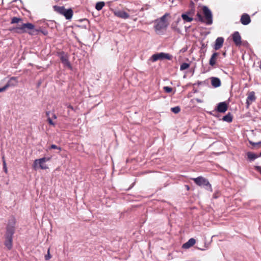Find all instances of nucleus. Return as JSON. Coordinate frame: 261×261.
<instances>
[{
	"label": "nucleus",
	"instance_id": "f8f14e48",
	"mask_svg": "<svg viewBox=\"0 0 261 261\" xmlns=\"http://www.w3.org/2000/svg\"><path fill=\"white\" fill-rule=\"evenodd\" d=\"M13 234H5V245L10 250L12 247Z\"/></svg>",
	"mask_w": 261,
	"mask_h": 261
},
{
	"label": "nucleus",
	"instance_id": "9d476101",
	"mask_svg": "<svg viewBox=\"0 0 261 261\" xmlns=\"http://www.w3.org/2000/svg\"><path fill=\"white\" fill-rule=\"evenodd\" d=\"M18 80L16 77H12L10 79L7 84L0 89V92L5 91L10 87H15L17 85Z\"/></svg>",
	"mask_w": 261,
	"mask_h": 261
},
{
	"label": "nucleus",
	"instance_id": "dca6fc26",
	"mask_svg": "<svg viewBox=\"0 0 261 261\" xmlns=\"http://www.w3.org/2000/svg\"><path fill=\"white\" fill-rule=\"evenodd\" d=\"M224 41V39L223 37H218L215 41L214 49L215 50H219L220 48H221L223 46Z\"/></svg>",
	"mask_w": 261,
	"mask_h": 261
},
{
	"label": "nucleus",
	"instance_id": "6e6552de",
	"mask_svg": "<svg viewBox=\"0 0 261 261\" xmlns=\"http://www.w3.org/2000/svg\"><path fill=\"white\" fill-rule=\"evenodd\" d=\"M172 56L164 53H160L153 55L151 57V60L152 62H155L159 60L167 59L171 60Z\"/></svg>",
	"mask_w": 261,
	"mask_h": 261
},
{
	"label": "nucleus",
	"instance_id": "ea45409f",
	"mask_svg": "<svg viewBox=\"0 0 261 261\" xmlns=\"http://www.w3.org/2000/svg\"><path fill=\"white\" fill-rule=\"evenodd\" d=\"M186 187L187 189L188 190H189L190 189V187H189V186H186Z\"/></svg>",
	"mask_w": 261,
	"mask_h": 261
},
{
	"label": "nucleus",
	"instance_id": "9b49d317",
	"mask_svg": "<svg viewBox=\"0 0 261 261\" xmlns=\"http://www.w3.org/2000/svg\"><path fill=\"white\" fill-rule=\"evenodd\" d=\"M247 95V97L246 103L247 107L248 108L252 103L253 102L255 101L256 97L254 91L248 92Z\"/></svg>",
	"mask_w": 261,
	"mask_h": 261
},
{
	"label": "nucleus",
	"instance_id": "bb28decb",
	"mask_svg": "<svg viewBox=\"0 0 261 261\" xmlns=\"http://www.w3.org/2000/svg\"><path fill=\"white\" fill-rule=\"evenodd\" d=\"M190 67V64L187 63H183L181 64L180 67V70H184L188 69Z\"/></svg>",
	"mask_w": 261,
	"mask_h": 261
},
{
	"label": "nucleus",
	"instance_id": "423d86ee",
	"mask_svg": "<svg viewBox=\"0 0 261 261\" xmlns=\"http://www.w3.org/2000/svg\"><path fill=\"white\" fill-rule=\"evenodd\" d=\"M168 13H166L159 19L156 20V24L154 26V28L156 31H160L163 29H166L168 27V23L166 21V18L167 16H169Z\"/></svg>",
	"mask_w": 261,
	"mask_h": 261
},
{
	"label": "nucleus",
	"instance_id": "e433bc0d",
	"mask_svg": "<svg viewBox=\"0 0 261 261\" xmlns=\"http://www.w3.org/2000/svg\"><path fill=\"white\" fill-rule=\"evenodd\" d=\"M50 113V111H46V112L45 114H46V116H47V118H48V117H49Z\"/></svg>",
	"mask_w": 261,
	"mask_h": 261
},
{
	"label": "nucleus",
	"instance_id": "79ce46f5",
	"mask_svg": "<svg viewBox=\"0 0 261 261\" xmlns=\"http://www.w3.org/2000/svg\"><path fill=\"white\" fill-rule=\"evenodd\" d=\"M260 155L261 156V152H260Z\"/></svg>",
	"mask_w": 261,
	"mask_h": 261
},
{
	"label": "nucleus",
	"instance_id": "f257e3e1",
	"mask_svg": "<svg viewBox=\"0 0 261 261\" xmlns=\"http://www.w3.org/2000/svg\"><path fill=\"white\" fill-rule=\"evenodd\" d=\"M18 34L28 33L31 36L37 35L39 31L35 29V25L31 23H22L16 27L10 30Z\"/></svg>",
	"mask_w": 261,
	"mask_h": 261
},
{
	"label": "nucleus",
	"instance_id": "f704fd0d",
	"mask_svg": "<svg viewBox=\"0 0 261 261\" xmlns=\"http://www.w3.org/2000/svg\"><path fill=\"white\" fill-rule=\"evenodd\" d=\"M3 169H4V170L5 171V172L6 173H8V169H7V165H6V161H4V164H3Z\"/></svg>",
	"mask_w": 261,
	"mask_h": 261
},
{
	"label": "nucleus",
	"instance_id": "7c9ffc66",
	"mask_svg": "<svg viewBox=\"0 0 261 261\" xmlns=\"http://www.w3.org/2000/svg\"><path fill=\"white\" fill-rule=\"evenodd\" d=\"M47 121L49 125H52L53 126H55L56 125V123L51 120L50 117H48Z\"/></svg>",
	"mask_w": 261,
	"mask_h": 261
},
{
	"label": "nucleus",
	"instance_id": "4c0bfd02",
	"mask_svg": "<svg viewBox=\"0 0 261 261\" xmlns=\"http://www.w3.org/2000/svg\"><path fill=\"white\" fill-rule=\"evenodd\" d=\"M53 118L55 119H56L57 118L56 115L54 113L53 114Z\"/></svg>",
	"mask_w": 261,
	"mask_h": 261
},
{
	"label": "nucleus",
	"instance_id": "2f4dec72",
	"mask_svg": "<svg viewBox=\"0 0 261 261\" xmlns=\"http://www.w3.org/2000/svg\"><path fill=\"white\" fill-rule=\"evenodd\" d=\"M50 149H58L59 150V151H61V148L55 145V144H52L50 147Z\"/></svg>",
	"mask_w": 261,
	"mask_h": 261
},
{
	"label": "nucleus",
	"instance_id": "393cba45",
	"mask_svg": "<svg viewBox=\"0 0 261 261\" xmlns=\"http://www.w3.org/2000/svg\"><path fill=\"white\" fill-rule=\"evenodd\" d=\"M22 21V19L20 17H14L12 18L11 23H18L19 22H21Z\"/></svg>",
	"mask_w": 261,
	"mask_h": 261
},
{
	"label": "nucleus",
	"instance_id": "2eb2a0df",
	"mask_svg": "<svg viewBox=\"0 0 261 261\" xmlns=\"http://www.w3.org/2000/svg\"><path fill=\"white\" fill-rule=\"evenodd\" d=\"M115 16L122 18V19H127L129 17V15L124 11L122 10H116L114 12Z\"/></svg>",
	"mask_w": 261,
	"mask_h": 261
},
{
	"label": "nucleus",
	"instance_id": "20e7f679",
	"mask_svg": "<svg viewBox=\"0 0 261 261\" xmlns=\"http://www.w3.org/2000/svg\"><path fill=\"white\" fill-rule=\"evenodd\" d=\"M54 10L57 13L63 15L66 19H70L73 16V12L71 9H66L63 6H54Z\"/></svg>",
	"mask_w": 261,
	"mask_h": 261
},
{
	"label": "nucleus",
	"instance_id": "7ed1b4c3",
	"mask_svg": "<svg viewBox=\"0 0 261 261\" xmlns=\"http://www.w3.org/2000/svg\"><path fill=\"white\" fill-rule=\"evenodd\" d=\"M17 225V220L13 215L10 216L7 222L6 233L14 234L15 232Z\"/></svg>",
	"mask_w": 261,
	"mask_h": 261
},
{
	"label": "nucleus",
	"instance_id": "39448f33",
	"mask_svg": "<svg viewBox=\"0 0 261 261\" xmlns=\"http://www.w3.org/2000/svg\"><path fill=\"white\" fill-rule=\"evenodd\" d=\"M192 179L197 186L200 187L204 186L206 190L212 192L213 189L212 186L206 178L202 176H198L196 178H193Z\"/></svg>",
	"mask_w": 261,
	"mask_h": 261
},
{
	"label": "nucleus",
	"instance_id": "72a5a7b5",
	"mask_svg": "<svg viewBox=\"0 0 261 261\" xmlns=\"http://www.w3.org/2000/svg\"><path fill=\"white\" fill-rule=\"evenodd\" d=\"M69 109H70V110L75 112L76 111V109L74 108L73 106H72L69 103H66L65 105Z\"/></svg>",
	"mask_w": 261,
	"mask_h": 261
},
{
	"label": "nucleus",
	"instance_id": "aec40b11",
	"mask_svg": "<svg viewBox=\"0 0 261 261\" xmlns=\"http://www.w3.org/2000/svg\"><path fill=\"white\" fill-rule=\"evenodd\" d=\"M218 55L219 54L218 53H214L212 55L209 61V64L211 66H214L216 64L217 58Z\"/></svg>",
	"mask_w": 261,
	"mask_h": 261
},
{
	"label": "nucleus",
	"instance_id": "4468645a",
	"mask_svg": "<svg viewBox=\"0 0 261 261\" xmlns=\"http://www.w3.org/2000/svg\"><path fill=\"white\" fill-rule=\"evenodd\" d=\"M228 109V104L226 102H219L216 110L219 113H225Z\"/></svg>",
	"mask_w": 261,
	"mask_h": 261
},
{
	"label": "nucleus",
	"instance_id": "5701e85b",
	"mask_svg": "<svg viewBox=\"0 0 261 261\" xmlns=\"http://www.w3.org/2000/svg\"><path fill=\"white\" fill-rule=\"evenodd\" d=\"M222 120L227 122H231L232 121V116L230 113H228L226 115L223 116Z\"/></svg>",
	"mask_w": 261,
	"mask_h": 261
},
{
	"label": "nucleus",
	"instance_id": "a878e982",
	"mask_svg": "<svg viewBox=\"0 0 261 261\" xmlns=\"http://www.w3.org/2000/svg\"><path fill=\"white\" fill-rule=\"evenodd\" d=\"M105 3L103 2H100L96 3L95 6V9L98 10H101L104 7Z\"/></svg>",
	"mask_w": 261,
	"mask_h": 261
},
{
	"label": "nucleus",
	"instance_id": "6ab92c4d",
	"mask_svg": "<svg viewBox=\"0 0 261 261\" xmlns=\"http://www.w3.org/2000/svg\"><path fill=\"white\" fill-rule=\"evenodd\" d=\"M196 243V241L194 239L191 238L186 243L182 245V248L188 249L193 246Z\"/></svg>",
	"mask_w": 261,
	"mask_h": 261
},
{
	"label": "nucleus",
	"instance_id": "ddd939ff",
	"mask_svg": "<svg viewBox=\"0 0 261 261\" xmlns=\"http://www.w3.org/2000/svg\"><path fill=\"white\" fill-rule=\"evenodd\" d=\"M233 41L236 46H240L242 45V38L238 32H235L232 35Z\"/></svg>",
	"mask_w": 261,
	"mask_h": 261
},
{
	"label": "nucleus",
	"instance_id": "1a4fd4ad",
	"mask_svg": "<svg viewBox=\"0 0 261 261\" xmlns=\"http://www.w3.org/2000/svg\"><path fill=\"white\" fill-rule=\"evenodd\" d=\"M58 56L60 57L61 62L64 64V65L68 67L69 69H71L72 66L69 61V58L67 54L64 51H62L58 53Z\"/></svg>",
	"mask_w": 261,
	"mask_h": 261
},
{
	"label": "nucleus",
	"instance_id": "473e14b6",
	"mask_svg": "<svg viewBox=\"0 0 261 261\" xmlns=\"http://www.w3.org/2000/svg\"><path fill=\"white\" fill-rule=\"evenodd\" d=\"M49 250H50V249L48 248V251H47V254L45 255V259L46 260H49L51 257V256L49 253Z\"/></svg>",
	"mask_w": 261,
	"mask_h": 261
},
{
	"label": "nucleus",
	"instance_id": "4be33fe9",
	"mask_svg": "<svg viewBox=\"0 0 261 261\" xmlns=\"http://www.w3.org/2000/svg\"><path fill=\"white\" fill-rule=\"evenodd\" d=\"M181 17L182 18L185 22H190L193 20V17L189 16V15L185 13H182L181 14Z\"/></svg>",
	"mask_w": 261,
	"mask_h": 261
},
{
	"label": "nucleus",
	"instance_id": "a19ab883",
	"mask_svg": "<svg viewBox=\"0 0 261 261\" xmlns=\"http://www.w3.org/2000/svg\"><path fill=\"white\" fill-rule=\"evenodd\" d=\"M223 55L224 56H225V55H226V53H225V52H224V53H223Z\"/></svg>",
	"mask_w": 261,
	"mask_h": 261
},
{
	"label": "nucleus",
	"instance_id": "c85d7f7f",
	"mask_svg": "<svg viewBox=\"0 0 261 261\" xmlns=\"http://www.w3.org/2000/svg\"><path fill=\"white\" fill-rule=\"evenodd\" d=\"M171 110L173 113L175 114H177L180 112V108L179 106H177L175 107L172 108Z\"/></svg>",
	"mask_w": 261,
	"mask_h": 261
},
{
	"label": "nucleus",
	"instance_id": "cd10ccee",
	"mask_svg": "<svg viewBox=\"0 0 261 261\" xmlns=\"http://www.w3.org/2000/svg\"><path fill=\"white\" fill-rule=\"evenodd\" d=\"M194 13H195V10L192 8V9L187 11V12H186L184 13L189 15V16L193 17L194 15Z\"/></svg>",
	"mask_w": 261,
	"mask_h": 261
},
{
	"label": "nucleus",
	"instance_id": "f3484780",
	"mask_svg": "<svg viewBox=\"0 0 261 261\" xmlns=\"http://www.w3.org/2000/svg\"><path fill=\"white\" fill-rule=\"evenodd\" d=\"M240 21L243 25H247L251 22V19L249 15L246 13H244L241 16Z\"/></svg>",
	"mask_w": 261,
	"mask_h": 261
},
{
	"label": "nucleus",
	"instance_id": "c756f323",
	"mask_svg": "<svg viewBox=\"0 0 261 261\" xmlns=\"http://www.w3.org/2000/svg\"><path fill=\"white\" fill-rule=\"evenodd\" d=\"M164 89V90L165 92H166V93H170L172 91V88L171 87H168V86H165L163 88Z\"/></svg>",
	"mask_w": 261,
	"mask_h": 261
},
{
	"label": "nucleus",
	"instance_id": "a211bd4d",
	"mask_svg": "<svg viewBox=\"0 0 261 261\" xmlns=\"http://www.w3.org/2000/svg\"><path fill=\"white\" fill-rule=\"evenodd\" d=\"M180 21V18L178 17L176 20L173 22L171 25V28L177 33L180 32V27L178 26V23Z\"/></svg>",
	"mask_w": 261,
	"mask_h": 261
},
{
	"label": "nucleus",
	"instance_id": "b1692460",
	"mask_svg": "<svg viewBox=\"0 0 261 261\" xmlns=\"http://www.w3.org/2000/svg\"><path fill=\"white\" fill-rule=\"evenodd\" d=\"M248 159L250 160L253 161L257 158V155L252 152H248L247 153Z\"/></svg>",
	"mask_w": 261,
	"mask_h": 261
},
{
	"label": "nucleus",
	"instance_id": "412c9836",
	"mask_svg": "<svg viewBox=\"0 0 261 261\" xmlns=\"http://www.w3.org/2000/svg\"><path fill=\"white\" fill-rule=\"evenodd\" d=\"M211 84L214 87H218L221 85L220 80L218 77H212L211 78Z\"/></svg>",
	"mask_w": 261,
	"mask_h": 261
},
{
	"label": "nucleus",
	"instance_id": "58836bf2",
	"mask_svg": "<svg viewBox=\"0 0 261 261\" xmlns=\"http://www.w3.org/2000/svg\"><path fill=\"white\" fill-rule=\"evenodd\" d=\"M2 160H3V164H4V161H5V156H3V157H2Z\"/></svg>",
	"mask_w": 261,
	"mask_h": 261
},
{
	"label": "nucleus",
	"instance_id": "f03ea898",
	"mask_svg": "<svg viewBox=\"0 0 261 261\" xmlns=\"http://www.w3.org/2000/svg\"><path fill=\"white\" fill-rule=\"evenodd\" d=\"M202 8L204 18L200 13L198 12L196 15L199 21L201 22H204L207 25L212 24L213 23V15L211 10L205 6H203Z\"/></svg>",
	"mask_w": 261,
	"mask_h": 261
},
{
	"label": "nucleus",
	"instance_id": "0eeeda50",
	"mask_svg": "<svg viewBox=\"0 0 261 261\" xmlns=\"http://www.w3.org/2000/svg\"><path fill=\"white\" fill-rule=\"evenodd\" d=\"M50 158H42L40 159H36L34 161L33 168L36 170L38 167V165L41 169H46L48 168L47 166L44 164L45 162L50 160Z\"/></svg>",
	"mask_w": 261,
	"mask_h": 261
},
{
	"label": "nucleus",
	"instance_id": "c9c22d12",
	"mask_svg": "<svg viewBox=\"0 0 261 261\" xmlns=\"http://www.w3.org/2000/svg\"><path fill=\"white\" fill-rule=\"evenodd\" d=\"M256 169L261 174V167L260 166H256L255 167Z\"/></svg>",
	"mask_w": 261,
	"mask_h": 261
}]
</instances>
